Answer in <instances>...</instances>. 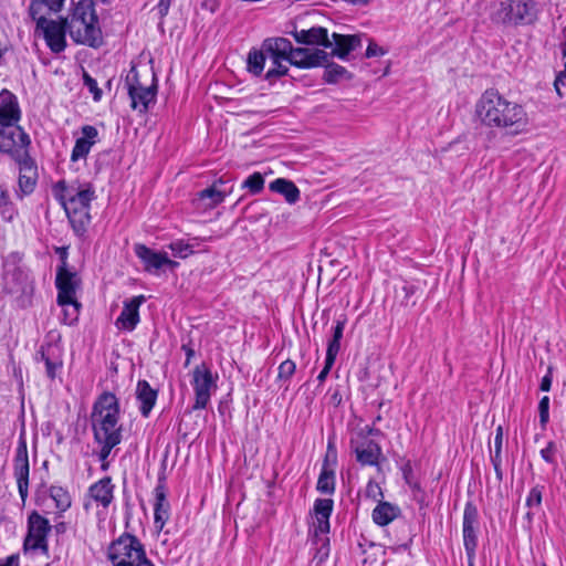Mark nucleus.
<instances>
[{
  "label": "nucleus",
  "instance_id": "6",
  "mask_svg": "<svg viewBox=\"0 0 566 566\" xmlns=\"http://www.w3.org/2000/svg\"><path fill=\"white\" fill-rule=\"evenodd\" d=\"M113 566H156L147 556L145 545L135 535L122 534L107 548Z\"/></svg>",
  "mask_w": 566,
  "mask_h": 566
},
{
  "label": "nucleus",
  "instance_id": "11",
  "mask_svg": "<svg viewBox=\"0 0 566 566\" xmlns=\"http://www.w3.org/2000/svg\"><path fill=\"white\" fill-rule=\"evenodd\" d=\"M52 531L50 521L36 511H32L27 521V535L23 542L24 552H49L48 536Z\"/></svg>",
  "mask_w": 566,
  "mask_h": 566
},
{
  "label": "nucleus",
  "instance_id": "53",
  "mask_svg": "<svg viewBox=\"0 0 566 566\" xmlns=\"http://www.w3.org/2000/svg\"><path fill=\"white\" fill-rule=\"evenodd\" d=\"M384 54H385L384 49L378 46L376 43L370 42L368 44L367 50H366L367 57H374V56H379V55H384Z\"/></svg>",
  "mask_w": 566,
  "mask_h": 566
},
{
  "label": "nucleus",
  "instance_id": "7",
  "mask_svg": "<svg viewBox=\"0 0 566 566\" xmlns=\"http://www.w3.org/2000/svg\"><path fill=\"white\" fill-rule=\"evenodd\" d=\"M535 0H500L493 6L491 20L503 25H531L537 21Z\"/></svg>",
  "mask_w": 566,
  "mask_h": 566
},
{
  "label": "nucleus",
  "instance_id": "36",
  "mask_svg": "<svg viewBox=\"0 0 566 566\" xmlns=\"http://www.w3.org/2000/svg\"><path fill=\"white\" fill-rule=\"evenodd\" d=\"M345 319H338L336 322V325L333 329V338L329 340L326 355L332 357L337 356L339 349H340V339L343 338V333L345 328Z\"/></svg>",
  "mask_w": 566,
  "mask_h": 566
},
{
  "label": "nucleus",
  "instance_id": "2",
  "mask_svg": "<svg viewBox=\"0 0 566 566\" xmlns=\"http://www.w3.org/2000/svg\"><path fill=\"white\" fill-rule=\"evenodd\" d=\"M52 193L64 208L74 231L78 234L85 232L91 222V202L95 199L92 185L60 180L52 187Z\"/></svg>",
  "mask_w": 566,
  "mask_h": 566
},
{
  "label": "nucleus",
  "instance_id": "23",
  "mask_svg": "<svg viewBox=\"0 0 566 566\" xmlns=\"http://www.w3.org/2000/svg\"><path fill=\"white\" fill-rule=\"evenodd\" d=\"M332 55L342 60L346 59L348 54L361 45V38L356 34H339L333 33L331 39Z\"/></svg>",
  "mask_w": 566,
  "mask_h": 566
},
{
  "label": "nucleus",
  "instance_id": "5",
  "mask_svg": "<svg viewBox=\"0 0 566 566\" xmlns=\"http://www.w3.org/2000/svg\"><path fill=\"white\" fill-rule=\"evenodd\" d=\"M21 109L18 98L8 90L0 92V149L31 142L30 136L18 124Z\"/></svg>",
  "mask_w": 566,
  "mask_h": 566
},
{
  "label": "nucleus",
  "instance_id": "63",
  "mask_svg": "<svg viewBox=\"0 0 566 566\" xmlns=\"http://www.w3.org/2000/svg\"><path fill=\"white\" fill-rule=\"evenodd\" d=\"M532 515H533V513H532V512H527V513H526V517H527L530 521L532 520Z\"/></svg>",
  "mask_w": 566,
  "mask_h": 566
},
{
  "label": "nucleus",
  "instance_id": "4",
  "mask_svg": "<svg viewBox=\"0 0 566 566\" xmlns=\"http://www.w3.org/2000/svg\"><path fill=\"white\" fill-rule=\"evenodd\" d=\"M119 406L115 395L104 392L94 403L92 426L95 440L122 441V430L118 424Z\"/></svg>",
  "mask_w": 566,
  "mask_h": 566
},
{
  "label": "nucleus",
  "instance_id": "50",
  "mask_svg": "<svg viewBox=\"0 0 566 566\" xmlns=\"http://www.w3.org/2000/svg\"><path fill=\"white\" fill-rule=\"evenodd\" d=\"M335 359H336L335 357L331 358V356L326 355L325 366H324V368L321 370V373L317 376V380L319 382H323L326 379L331 368L333 367V365L335 363Z\"/></svg>",
  "mask_w": 566,
  "mask_h": 566
},
{
  "label": "nucleus",
  "instance_id": "51",
  "mask_svg": "<svg viewBox=\"0 0 566 566\" xmlns=\"http://www.w3.org/2000/svg\"><path fill=\"white\" fill-rule=\"evenodd\" d=\"M553 368L552 366L548 367L547 369V374L542 378V381H541V385H539V389L542 391H549L551 387H552V381H553Z\"/></svg>",
  "mask_w": 566,
  "mask_h": 566
},
{
  "label": "nucleus",
  "instance_id": "26",
  "mask_svg": "<svg viewBox=\"0 0 566 566\" xmlns=\"http://www.w3.org/2000/svg\"><path fill=\"white\" fill-rule=\"evenodd\" d=\"M139 410L144 417H148L157 400V391L146 380H139L136 388Z\"/></svg>",
  "mask_w": 566,
  "mask_h": 566
},
{
  "label": "nucleus",
  "instance_id": "37",
  "mask_svg": "<svg viewBox=\"0 0 566 566\" xmlns=\"http://www.w3.org/2000/svg\"><path fill=\"white\" fill-rule=\"evenodd\" d=\"M13 276L17 279L18 282L15 292H21L22 294H31L33 292V280L30 277L28 273L18 269L17 271H14Z\"/></svg>",
  "mask_w": 566,
  "mask_h": 566
},
{
  "label": "nucleus",
  "instance_id": "46",
  "mask_svg": "<svg viewBox=\"0 0 566 566\" xmlns=\"http://www.w3.org/2000/svg\"><path fill=\"white\" fill-rule=\"evenodd\" d=\"M84 85L93 94V99L98 102L102 98V90L98 87L97 82L87 73L83 75Z\"/></svg>",
  "mask_w": 566,
  "mask_h": 566
},
{
  "label": "nucleus",
  "instance_id": "32",
  "mask_svg": "<svg viewBox=\"0 0 566 566\" xmlns=\"http://www.w3.org/2000/svg\"><path fill=\"white\" fill-rule=\"evenodd\" d=\"M266 52H264L263 48L261 46L260 50H252L248 54V71L252 73L253 75H261L264 70V64L266 61Z\"/></svg>",
  "mask_w": 566,
  "mask_h": 566
},
{
  "label": "nucleus",
  "instance_id": "17",
  "mask_svg": "<svg viewBox=\"0 0 566 566\" xmlns=\"http://www.w3.org/2000/svg\"><path fill=\"white\" fill-rule=\"evenodd\" d=\"M13 470L14 478L18 484V491L21 496L22 502L24 503L28 497V489H29V474H30V464H29V455L28 449L24 441H21L15 450V455L13 460Z\"/></svg>",
  "mask_w": 566,
  "mask_h": 566
},
{
  "label": "nucleus",
  "instance_id": "28",
  "mask_svg": "<svg viewBox=\"0 0 566 566\" xmlns=\"http://www.w3.org/2000/svg\"><path fill=\"white\" fill-rule=\"evenodd\" d=\"M65 0H32L29 7L30 17L44 15L61 11Z\"/></svg>",
  "mask_w": 566,
  "mask_h": 566
},
{
  "label": "nucleus",
  "instance_id": "16",
  "mask_svg": "<svg viewBox=\"0 0 566 566\" xmlns=\"http://www.w3.org/2000/svg\"><path fill=\"white\" fill-rule=\"evenodd\" d=\"M329 63V54L321 49L293 48L291 44L290 64L300 69L324 66Z\"/></svg>",
  "mask_w": 566,
  "mask_h": 566
},
{
  "label": "nucleus",
  "instance_id": "29",
  "mask_svg": "<svg viewBox=\"0 0 566 566\" xmlns=\"http://www.w3.org/2000/svg\"><path fill=\"white\" fill-rule=\"evenodd\" d=\"M399 507L388 502H380L373 511V520L377 525L385 526L399 515Z\"/></svg>",
  "mask_w": 566,
  "mask_h": 566
},
{
  "label": "nucleus",
  "instance_id": "8",
  "mask_svg": "<svg viewBox=\"0 0 566 566\" xmlns=\"http://www.w3.org/2000/svg\"><path fill=\"white\" fill-rule=\"evenodd\" d=\"M30 145L31 142H27L0 149V153L8 155L19 167V191L17 195L20 198L31 195L38 181V167L30 156Z\"/></svg>",
  "mask_w": 566,
  "mask_h": 566
},
{
  "label": "nucleus",
  "instance_id": "14",
  "mask_svg": "<svg viewBox=\"0 0 566 566\" xmlns=\"http://www.w3.org/2000/svg\"><path fill=\"white\" fill-rule=\"evenodd\" d=\"M36 22L35 33L43 36L46 45L53 53H61L66 48L65 34L67 27L65 19L51 20L44 15L31 17Z\"/></svg>",
  "mask_w": 566,
  "mask_h": 566
},
{
  "label": "nucleus",
  "instance_id": "62",
  "mask_svg": "<svg viewBox=\"0 0 566 566\" xmlns=\"http://www.w3.org/2000/svg\"><path fill=\"white\" fill-rule=\"evenodd\" d=\"M403 290L406 291L407 294L413 293V286L412 285L405 286Z\"/></svg>",
  "mask_w": 566,
  "mask_h": 566
},
{
  "label": "nucleus",
  "instance_id": "18",
  "mask_svg": "<svg viewBox=\"0 0 566 566\" xmlns=\"http://www.w3.org/2000/svg\"><path fill=\"white\" fill-rule=\"evenodd\" d=\"M144 302V295H137L126 300L120 315L116 318V327L127 332L134 331L139 323V307Z\"/></svg>",
  "mask_w": 566,
  "mask_h": 566
},
{
  "label": "nucleus",
  "instance_id": "58",
  "mask_svg": "<svg viewBox=\"0 0 566 566\" xmlns=\"http://www.w3.org/2000/svg\"><path fill=\"white\" fill-rule=\"evenodd\" d=\"M182 349L186 352V355H187V359H186V366L189 365L195 352L191 347H188V346H182Z\"/></svg>",
  "mask_w": 566,
  "mask_h": 566
},
{
  "label": "nucleus",
  "instance_id": "21",
  "mask_svg": "<svg viewBox=\"0 0 566 566\" xmlns=\"http://www.w3.org/2000/svg\"><path fill=\"white\" fill-rule=\"evenodd\" d=\"M115 485L109 476H105L93 483L87 491V497L97 505L107 509L114 500Z\"/></svg>",
  "mask_w": 566,
  "mask_h": 566
},
{
  "label": "nucleus",
  "instance_id": "59",
  "mask_svg": "<svg viewBox=\"0 0 566 566\" xmlns=\"http://www.w3.org/2000/svg\"><path fill=\"white\" fill-rule=\"evenodd\" d=\"M493 467H494V470H495L496 479L499 481H502L503 480V471L501 469V464L495 463V465H493Z\"/></svg>",
  "mask_w": 566,
  "mask_h": 566
},
{
  "label": "nucleus",
  "instance_id": "1",
  "mask_svg": "<svg viewBox=\"0 0 566 566\" xmlns=\"http://www.w3.org/2000/svg\"><path fill=\"white\" fill-rule=\"evenodd\" d=\"M476 113L486 126L502 128L510 134H518L527 125L524 107L507 101L494 88L482 94L476 104Z\"/></svg>",
  "mask_w": 566,
  "mask_h": 566
},
{
  "label": "nucleus",
  "instance_id": "34",
  "mask_svg": "<svg viewBox=\"0 0 566 566\" xmlns=\"http://www.w3.org/2000/svg\"><path fill=\"white\" fill-rule=\"evenodd\" d=\"M17 216V209L11 202L7 188L0 186V217L6 222H11Z\"/></svg>",
  "mask_w": 566,
  "mask_h": 566
},
{
  "label": "nucleus",
  "instance_id": "25",
  "mask_svg": "<svg viewBox=\"0 0 566 566\" xmlns=\"http://www.w3.org/2000/svg\"><path fill=\"white\" fill-rule=\"evenodd\" d=\"M293 36L297 43L332 48L328 32L325 28L322 27H314L308 30L295 31Z\"/></svg>",
  "mask_w": 566,
  "mask_h": 566
},
{
  "label": "nucleus",
  "instance_id": "12",
  "mask_svg": "<svg viewBox=\"0 0 566 566\" xmlns=\"http://www.w3.org/2000/svg\"><path fill=\"white\" fill-rule=\"evenodd\" d=\"M217 379L218 377L213 376L210 368L205 364L193 368L191 386L195 392V402L192 410H201L208 407L212 394L218 388Z\"/></svg>",
  "mask_w": 566,
  "mask_h": 566
},
{
  "label": "nucleus",
  "instance_id": "49",
  "mask_svg": "<svg viewBox=\"0 0 566 566\" xmlns=\"http://www.w3.org/2000/svg\"><path fill=\"white\" fill-rule=\"evenodd\" d=\"M556 446L553 441H549L547 446L541 450V457L548 463L555 462Z\"/></svg>",
  "mask_w": 566,
  "mask_h": 566
},
{
  "label": "nucleus",
  "instance_id": "56",
  "mask_svg": "<svg viewBox=\"0 0 566 566\" xmlns=\"http://www.w3.org/2000/svg\"><path fill=\"white\" fill-rule=\"evenodd\" d=\"M171 0H160L158 3V9L161 14H166L168 12V9L170 7Z\"/></svg>",
  "mask_w": 566,
  "mask_h": 566
},
{
  "label": "nucleus",
  "instance_id": "22",
  "mask_svg": "<svg viewBox=\"0 0 566 566\" xmlns=\"http://www.w3.org/2000/svg\"><path fill=\"white\" fill-rule=\"evenodd\" d=\"M357 461L363 465H375L381 455V448L373 440H352Z\"/></svg>",
  "mask_w": 566,
  "mask_h": 566
},
{
  "label": "nucleus",
  "instance_id": "19",
  "mask_svg": "<svg viewBox=\"0 0 566 566\" xmlns=\"http://www.w3.org/2000/svg\"><path fill=\"white\" fill-rule=\"evenodd\" d=\"M154 523L161 531L170 518V503L167 499V489L163 479H159L154 490Z\"/></svg>",
  "mask_w": 566,
  "mask_h": 566
},
{
  "label": "nucleus",
  "instance_id": "20",
  "mask_svg": "<svg viewBox=\"0 0 566 566\" xmlns=\"http://www.w3.org/2000/svg\"><path fill=\"white\" fill-rule=\"evenodd\" d=\"M135 254L144 263L145 270L148 272L157 271L164 265L176 266L178 263L171 261L166 253L155 252L144 244H135Z\"/></svg>",
  "mask_w": 566,
  "mask_h": 566
},
{
  "label": "nucleus",
  "instance_id": "33",
  "mask_svg": "<svg viewBox=\"0 0 566 566\" xmlns=\"http://www.w3.org/2000/svg\"><path fill=\"white\" fill-rule=\"evenodd\" d=\"M480 527H470L462 528V535L464 541V546L468 555V566H473L474 557H475V548H476V534Z\"/></svg>",
  "mask_w": 566,
  "mask_h": 566
},
{
  "label": "nucleus",
  "instance_id": "38",
  "mask_svg": "<svg viewBox=\"0 0 566 566\" xmlns=\"http://www.w3.org/2000/svg\"><path fill=\"white\" fill-rule=\"evenodd\" d=\"M469 526L480 527L478 510L471 502L465 505L462 528H469Z\"/></svg>",
  "mask_w": 566,
  "mask_h": 566
},
{
  "label": "nucleus",
  "instance_id": "9",
  "mask_svg": "<svg viewBox=\"0 0 566 566\" xmlns=\"http://www.w3.org/2000/svg\"><path fill=\"white\" fill-rule=\"evenodd\" d=\"M334 502L332 499H317L313 507V536L317 545L313 560L316 565L324 563L329 555V517L333 512Z\"/></svg>",
  "mask_w": 566,
  "mask_h": 566
},
{
  "label": "nucleus",
  "instance_id": "45",
  "mask_svg": "<svg viewBox=\"0 0 566 566\" xmlns=\"http://www.w3.org/2000/svg\"><path fill=\"white\" fill-rule=\"evenodd\" d=\"M296 365L293 360L286 359L282 361L279 366V379L280 380H289L295 373Z\"/></svg>",
  "mask_w": 566,
  "mask_h": 566
},
{
  "label": "nucleus",
  "instance_id": "55",
  "mask_svg": "<svg viewBox=\"0 0 566 566\" xmlns=\"http://www.w3.org/2000/svg\"><path fill=\"white\" fill-rule=\"evenodd\" d=\"M0 566H20L19 555L12 554L6 558H0Z\"/></svg>",
  "mask_w": 566,
  "mask_h": 566
},
{
  "label": "nucleus",
  "instance_id": "43",
  "mask_svg": "<svg viewBox=\"0 0 566 566\" xmlns=\"http://www.w3.org/2000/svg\"><path fill=\"white\" fill-rule=\"evenodd\" d=\"M325 66H327V67H326L324 77H325L326 82H328V83L337 82L346 73V69L340 65H337V64L328 65V63H327Z\"/></svg>",
  "mask_w": 566,
  "mask_h": 566
},
{
  "label": "nucleus",
  "instance_id": "27",
  "mask_svg": "<svg viewBox=\"0 0 566 566\" xmlns=\"http://www.w3.org/2000/svg\"><path fill=\"white\" fill-rule=\"evenodd\" d=\"M271 191L282 195L289 203H295L300 199V190L295 184L284 178H277L270 182Z\"/></svg>",
  "mask_w": 566,
  "mask_h": 566
},
{
  "label": "nucleus",
  "instance_id": "41",
  "mask_svg": "<svg viewBox=\"0 0 566 566\" xmlns=\"http://www.w3.org/2000/svg\"><path fill=\"white\" fill-rule=\"evenodd\" d=\"M168 248L174 252L175 256L181 259H186L193 252L191 245L186 243L184 240L174 241L168 245Z\"/></svg>",
  "mask_w": 566,
  "mask_h": 566
},
{
  "label": "nucleus",
  "instance_id": "48",
  "mask_svg": "<svg viewBox=\"0 0 566 566\" xmlns=\"http://www.w3.org/2000/svg\"><path fill=\"white\" fill-rule=\"evenodd\" d=\"M41 357L44 360L46 375L53 379L55 377L56 370L61 367V363L53 361L45 352L41 353Z\"/></svg>",
  "mask_w": 566,
  "mask_h": 566
},
{
  "label": "nucleus",
  "instance_id": "57",
  "mask_svg": "<svg viewBox=\"0 0 566 566\" xmlns=\"http://www.w3.org/2000/svg\"><path fill=\"white\" fill-rule=\"evenodd\" d=\"M564 80H566V62H565V69L563 72H560V74L556 77L555 80V88L558 90V85L559 83H562Z\"/></svg>",
  "mask_w": 566,
  "mask_h": 566
},
{
  "label": "nucleus",
  "instance_id": "35",
  "mask_svg": "<svg viewBox=\"0 0 566 566\" xmlns=\"http://www.w3.org/2000/svg\"><path fill=\"white\" fill-rule=\"evenodd\" d=\"M316 490L323 494H333L335 492V471L331 469H322Z\"/></svg>",
  "mask_w": 566,
  "mask_h": 566
},
{
  "label": "nucleus",
  "instance_id": "54",
  "mask_svg": "<svg viewBox=\"0 0 566 566\" xmlns=\"http://www.w3.org/2000/svg\"><path fill=\"white\" fill-rule=\"evenodd\" d=\"M502 443H503V429L501 426L496 428V434L494 438V450L495 453L501 454L502 452Z\"/></svg>",
  "mask_w": 566,
  "mask_h": 566
},
{
  "label": "nucleus",
  "instance_id": "64",
  "mask_svg": "<svg viewBox=\"0 0 566 566\" xmlns=\"http://www.w3.org/2000/svg\"><path fill=\"white\" fill-rule=\"evenodd\" d=\"M88 505H90V503H88V502H85V503H84V509H85V510H88Z\"/></svg>",
  "mask_w": 566,
  "mask_h": 566
},
{
  "label": "nucleus",
  "instance_id": "10",
  "mask_svg": "<svg viewBox=\"0 0 566 566\" xmlns=\"http://www.w3.org/2000/svg\"><path fill=\"white\" fill-rule=\"evenodd\" d=\"M264 52L271 62V66L265 73L269 81L284 76L289 72L291 41L285 38H269L262 43Z\"/></svg>",
  "mask_w": 566,
  "mask_h": 566
},
{
  "label": "nucleus",
  "instance_id": "52",
  "mask_svg": "<svg viewBox=\"0 0 566 566\" xmlns=\"http://www.w3.org/2000/svg\"><path fill=\"white\" fill-rule=\"evenodd\" d=\"M366 495L373 499H376L378 495H381V489L378 485V483L369 481L366 486Z\"/></svg>",
  "mask_w": 566,
  "mask_h": 566
},
{
  "label": "nucleus",
  "instance_id": "42",
  "mask_svg": "<svg viewBox=\"0 0 566 566\" xmlns=\"http://www.w3.org/2000/svg\"><path fill=\"white\" fill-rule=\"evenodd\" d=\"M543 490H544V486L543 485H535L534 488L531 489L527 497H526V506L528 509H533V507H539L541 504H542V497H543Z\"/></svg>",
  "mask_w": 566,
  "mask_h": 566
},
{
  "label": "nucleus",
  "instance_id": "31",
  "mask_svg": "<svg viewBox=\"0 0 566 566\" xmlns=\"http://www.w3.org/2000/svg\"><path fill=\"white\" fill-rule=\"evenodd\" d=\"M227 193L228 192L226 190L219 189L218 185L214 184L212 187L200 191L198 195V199L199 201L205 202V208H213L224 200Z\"/></svg>",
  "mask_w": 566,
  "mask_h": 566
},
{
  "label": "nucleus",
  "instance_id": "30",
  "mask_svg": "<svg viewBox=\"0 0 566 566\" xmlns=\"http://www.w3.org/2000/svg\"><path fill=\"white\" fill-rule=\"evenodd\" d=\"M48 492L49 496L53 500L55 507L59 512L63 513L71 507L72 497L66 489L60 485H51Z\"/></svg>",
  "mask_w": 566,
  "mask_h": 566
},
{
  "label": "nucleus",
  "instance_id": "13",
  "mask_svg": "<svg viewBox=\"0 0 566 566\" xmlns=\"http://www.w3.org/2000/svg\"><path fill=\"white\" fill-rule=\"evenodd\" d=\"M126 85L132 108L143 113L148 109L149 104L155 102L157 83L154 75L151 76V83L146 85L142 83L138 72L133 67L126 77Z\"/></svg>",
  "mask_w": 566,
  "mask_h": 566
},
{
  "label": "nucleus",
  "instance_id": "39",
  "mask_svg": "<svg viewBox=\"0 0 566 566\" xmlns=\"http://www.w3.org/2000/svg\"><path fill=\"white\" fill-rule=\"evenodd\" d=\"M242 187L253 195L259 193L264 187V178L260 172H254L244 180Z\"/></svg>",
  "mask_w": 566,
  "mask_h": 566
},
{
  "label": "nucleus",
  "instance_id": "24",
  "mask_svg": "<svg viewBox=\"0 0 566 566\" xmlns=\"http://www.w3.org/2000/svg\"><path fill=\"white\" fill-rule=\"evenodd\" d=\"M98 137V132L94 126L85 125L82 127V136L78 137L75 142L71 154V160L77 161L82 158H85L92 146L96 144Z\"/></svg>",
  "mask_w": 566,
  "mask_h": 566
},
{
  "label": "nucleus",
  "instance_id": "60",
  "mask_svg": "<svg viewBox=\"0 0 566 566\" xmlns=\"http://www.w3.org/2000/svg\"><path fill=\"white\" fill-rule=\"evenodd\" d=\"M348 2L353 3V4H358V6H366L368 4L371 0H347Z\"/></svg>",
  "mask_w": 566,
  "mask_h": 566
},
{
  "label": "nucleus",
  "instance_id": "40",
  "mask_svg": "<svg viewBox=\"0 0 566 566\" xmlns=\"http://www.w3.org/2000/svg\"><path fill=\"white\" fill-rule=\"evenodd\" d=\"M98 444H101V451H99V460L102 461V470H107L108 463L106 462V459L108 458L112 449L119 444L120 442H115L113 440H95Z\"/></svg>",
  "mask_w": 566,
  "mask_h": 566
},
{
  "label": "nucleus",
  "instance_id": "47",
  "mask_svg": "<svg viewBox=\"0 0 566 566\" xmlns=\"http://www.w3.org/2000/svg\"><path fill=\"white\" fill-rule=\"evenodd\" d=\"M549 398L544 396L538 403L539 422L542 427H545L549 418Z\"/></svg>",
  "mask_w": 566,
  "mask_h": 566
},
{
  "label": "nucleus",
  "instance_id": "44",
  "mask_svg": "<svg viewBox=\"0 0 566 566\" xmlns=\"http://www.w3.org/2000/svg\"><path fill=\"white\" fill-rule=\"evenodd\" d=\"M337 464V452L332 441L327 444V451L322 465V469H331L335 471Z\"/></svg>",
  "mask_w": 566,
  "mask_h": 566
},
{
  "label": "nucleus",
  "instance_id": "61",
  "mask_svg": "<svg viewBox=\"0 0 566 566\" xmlns=\"http://www.w3.org/2000/svg\"><path fill=\"white\" fill-rule=\"evenodd\" d=\"M491 459H492L493 465H495V463L501 464V454H497L494 452V454L491 457Z\"/></svg>",
  "mask_w": 566,
  "mask_h": 566
},
{
  "label": "nucleus",
  "instance_id": "3",
  "mask_svg": "<svg viewBox=\"0 0 566 566\" xmlns=\"http://www.w3.org/2000/svg\"><path fill=\"white\" fill-rule=\"evenodd\" d=\"M67 33L77 44L97 48L102 44V31L91 0H81L65 19Z\"/></svg>",
  "mask_w": 566,
  "mask_h": 566
},
{
  "label": "nucleus",
  "instance_id": "15",
  "mask_svg": "<svg viewBox=\"0 0 566 566\" xmlns=\"http://www.w3.org/2000/svg\"><path fill=\"white\" fill-rule=\"evenodd\" d=\"M57 293V304L61 306L72 305L73 306V317L71 321L76 319L80 304L75 300V289H76V277L75 274L66 270L65 268H60L56 273L55 280Z\"/></svg>",
  "mask_w": 566,
  "mask_h": 566
}]
</instances>
